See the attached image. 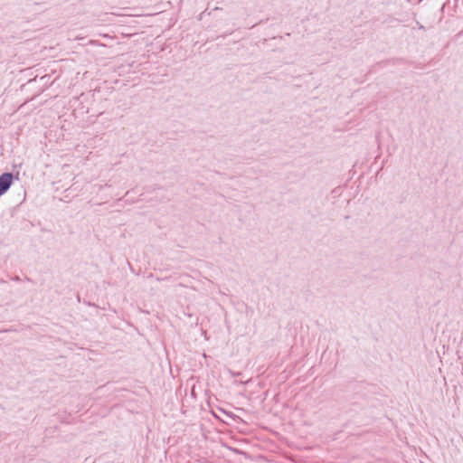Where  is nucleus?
<instances>
[{
  "label": "nucleus",
  "instance_id": "obj_1",
  "mask_svg": "<svg viewBox=\"0 0 463 463\" xmlns=\"http://www.w3.org/2000/svg\"><path fill=\"white\" fill-rule=\"evenodd\" d=\"M13 179L14 175L12 173H4L0 175V196L10 188Z\"/></svg>",
  "mask_w": 463,
  "mask_h": 463
}]
</instances>
